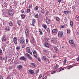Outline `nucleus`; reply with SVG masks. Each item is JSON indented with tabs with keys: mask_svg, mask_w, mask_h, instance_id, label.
<instances>
[{
	"mask_svg": "<svg viewBox=\"0 0 79 79\" xmlns=\"http://www.w3.org/2000/svg\"><path fill=\"white\" fill-rule=\"evenodd\" d=\"M8 15L10 16H12L13 15V10L12 9L9 10L8 12Z\"/></svg>",
	"mask_w": 79,
	"mask_h": 79,
	"instance_id": "f257e3e1",
	"label": "nucleus"
},
{
	"mask_svg": "<svg viewBox=\"0 0 79 79\" xmlns=\"http://www.w3.org/2000/svg\"><path fill=\"white\" fill-rule=\"evenodd\" d=\"M26 49V52L32 55V52H31V50H30V48H29L28 47H27Z\"/></svg>",
	"mask_w": 79,
	"mask_h": 79,
	"instance_id": "f03ea898",
	"label": "nucleus"
},
{
	"mask_svg": "<svg viewBox=\"0 0 79 79\" xmlns=\"http://www.w3.org/2000/svg\"><path fill=\"white\" fill-rule=\"evenodd\" d=\"M20 42L21 44H24L25 42V40L24 38H21L20 40Z\"/></svg>",
	"mask_w": 79,
	"mask_h": 79,
	"instance_id": "7ed1b4c3",
	"label": "nucleus"
},
{
	"mask_svg": "<svg viewBox=\"0 0 79 79\" xmlns=\"http://www.w3.org/2000/svg\"><path fill=\"white\" fill-rule=\"evenodd\" d=\"M63 35V31H61L60 33H59L58 34V36H59L60 37H62V35Z\"/></svg>",
	"mask_w": 79,
	"mask_h": 79,
	"instance_id": "20e7f679",
	"label": "nucleus"
},
{
	"mask_svg": "<svg viewBox=\"0 0 79 79\" xmlns=\"http://www.w3.org/2000/svg\"><path fill=\"white\" fill-rule=\"evenodd\" d=\"M25 34L26 36L27 37L29 35V30L28 29H27L25 31Z\"/></svg>",
	"mask_w": 79,
	"mask_h": 79,
	"instance_id": "39448f33",
	"label": "nucleus"
},
{
	"mask_svg": "<svg viewBox=\"0 0 79 79\" xmlns=\"http://www.w3.org/2000/svg\"><path fill=\"white\" fill-rule=\"evenodd\" d=\"M36 21V20L35 19H32V26H35V23Z\"/></svg>",
	"mask_w": 79,
	"mask_h": 79,
	"instance_id": "423d86ee",
	"label": "nucleus"
},
{
	"mask_svg": "<svg viewBox=\"0 0 79 79\" xmlns=\"http://www.w3.org/2000/svg\"><path fill=\"white\" fill-rule=\"evenodd\" d=\"M46 22L47 23V24H50V19L48 18H46Z\"/></svg>",
	"mask_w": 79,
	"mask_h": 79,
	"instance_id": "0eeeda50",
	"label": "nucleus"
},
{
	"mask_svg": "<svg viewBox=\"0 0 79 79\" xmlns=\"http://www.w3.org/2000/svg\"><path fill=\"white\" fill-rule=\"evenodd\" d=\"M44 45H45V47H48V48L50 47V45L49 44L47 43H45Z\"/></svg>",
	"mask_w": 79,
	"mask_h": 79,
	"instance_id": "6e6552de",
	"label": "nucleus"
},
{
	"mask_svg": "<svg viewBox=\"0 0 79 79\" xmlns=\"http://www.w3.org/2000/svg\"><path fill=\"white\" fill-rule=\"evenodd\" d=\"M19 59L20 60H26V57L23 56L21 57Z\"/></svg>",
	"mask_w": 79,
	"mask_h": 79,
	"instance_id": "1a4fd4ad",
	"label": "nucleus"
},
{
	"mask_svg": "<svg viewBox=\"0 0 79 79\" xmlns=\"http://www.w3.org/2000/svg\"><path fill=\"white\" fill-rule=\"evenodd\" d=\"M17 68L19 70H20V69H22V65H18L17 67Z\"/></svg>",
	"mask_w": 79,
	"mask_h": 79,
	"instance_id": "9d476101",
	"label": "nucleus"
},
{
	"mask_svg": "<svg viewBox=\"0 0 79 79\" xmlns=\"http://www.w3.org/2000/svg\"><path fill=\"white\" fill-rule=\"evenodd\" d=\"M56 39L54 38H53L51 40V42L52 43H55V42H56Z\"/></svg>",
	"mask_w": 79,
	"mask_h": 79,
	"instance_id": "9b49d317",
	"label": "nucleus"
},
{
	"mask_svg": "<svg viewBox=\"0 0 79 79\" xmlns=\"http://www.w3.org/2000/svg\"><path fill=\"white\" fill-rule=\"evenodd\" d=\"M52 33H54V34H56L58 32V30L56 29H54L52 31Z\"/></svg>",
	"mask_w": 79,
	"mask_h": 79,
	"instance_id": "f8f14e48",
	"label": "nucleus"
},
{
	"mask_svg": "<svg viewBox=\"0 0 79 79\" xmlns=\"http://www.w3.org/2000/svg\"><path fill=\"white\" fill-rule=\"evenodd\" d=\"M29 73H31V74H34V70H33L32 69H30L29 70Z\"/></svg>",
	"mask_w": 79,
	"mask_h": 79,
	"instance_id": "ddd939ff",
	"label": "nucleus"
},
{
	"mask_svg": "<svg viewBox=\"0 0 79 79\" xmlns=\"http://www.w3.org/2000/svg\"><path fill=\"white\" fill-rule=\"evenodd\" d=\"M58 66H59L57 64H56V66L53 68V69H57V68H58Z\"/></svg>",
	"mask_w": 79,
	"mask_h": 79,
	"instance_id": "4468645a",
	"label": "nucleus"
},
{
	"mask_svg": "<svg viewBox=\"0 0 79 79\" xmlns=\"http://www.w3.org/2000/svg\"><path fill=\"white\" fill-rule=\"evenodd\" d=\"M0 59L2 60H5V61H6V60H7V58L6 57V56H5V57H3L2 59V57H1Z\"/></svg>",
	"mask_w": 79,
	"mask_h": 79,
	"instance_id": "2eb2a0df",
	"label": "nucleus"
},
{
	"mask_svg": "<svg viewBox=\"0 0 79 79\" xmlns=\"http://www.w3.org/2000/svg\"><path fill=\"white\" fill-rule=\"evenodd\" d=\"M42 26L44 29H47V25L44 24H43L42 25Z\"/></svg>",
	"mask_w": 79,
	"mask_h": 79,
	"instance_id": "dca6fc26",
	"label": "nucleus"
},
{
	"mask_svg": "<svg viewBox=\"0 0 79 79\" xmlns=\"http://www.w3.org/2000/svg\"><path fill=\"white\" fill-rule=\"evenodd\" d=\"M69 43L70 44H73V43H74V41H73V40H69Z\"/></svg>",
	"mask_w": 79,
	"mask_h": 79,
	"instance_id": "f3484780",
	"label": "nucleus"
},
{
	"mask_svg": "<svg viewBox=\"0 0 79 79\" xmlns=\"http://www.w3.org/2000/svg\"><path fill=\"white\" fill-rule=\"evenodd\" d=\"M35 42V40L34 38H33L32 39L31 41V44H33V43H34Z\"/></svg>",
	"mask_w": 79,
	"mask_h": 79,
	"instance_id": "a211bd4d",
	"label": "nucleus"
},
{
	"mask_svg": "<svg viewBox=\"0 0 79 79\" xmlns=\"http://www.w3.org/2000/svg\"><path fill=\"white\" fill-rule=\"evenodd\" d=\"M39 32L40 33V35H42V34H43V33H42V30H41V29H39Z\"/></svg>",
	"mask_w": 79,
	"mask_h": 79,
	"instance_id": "6ab92c4d",
	"label": "nucleus"
},
{
	"mask_svg": "<svg viewBox=\"0 0 79 79\" xmlns=\"http://www.w3.org/2000/svg\"><path fill=\"white\" fill-rule=\"evenodd\" d=\"M10 27H6V30H7V31H10Z\"/></svg>",
	"mask_w": 79,
	"mask_h": 79,
	"instance_id": "aec40b11",
	"label": "nucleus"
},
{
	"mask_svg": "<svg viewBox=\"0 0 79 79\" xmlns=\"http://www.w3.org/2000/svg\"><path fill=\"white\" fill-rule=\"evenodd\" d=\"M38 8H39V6H37L34 8L35 11H37L38 10Z\"/></svg>",
	"mask_w": 79,
	"mask_h": 79,
	"instance_id": "412c9836",
	"label": "nucleus"
},
{
	"mask_svg": "<svg viewBox=\"0 0 79 79\" xmlns=\"http://www.w3.org/2000/svg\"><path fill=\"white\" fill-rule=\"evenodd\" d=\"M43 58H44V59L45 61L47 60V56H46V55H44L43 56Z\"/></svg>",
	"mask_w": 79,
	"mask_h": 79,
	"instance_id": "4be33fe9",
	"label": "nucleus"
},
{
	"mask_svg": "<svg viewBox=\"0 0 79 79\" xmlns=\"http://www.w3.org/2000/svg\"><path fill=\"white\" fill-rule=\"evenodd\" d=\"M2 41H5V40H6V38H5V36H3L2 38Z\"/></svg>",
	"mask_w": 79,
	"mask_h": 79,
	"instance_id": "5701e85b",
	"label": "nucleus"
},
{
	"mask_svg": "<svg viewBox=\"0 0 79 79\" xmlns=\"http://www.w3.org/2000/svg\"><path fill=\"white\" fill-rule=\"evenodd\" d=\"M25 55L26 56L27 58H28V57H29L30 56V55H29V54L27 53H26L25 54Z\"/></svg>",
	"mask_w": 79,
	"mask_h": 79,
	"instance_id": "b1692460",
	"label": "nucleus"
},
{
	"mask_svg": "<svg viewBox=\"0 0 79 79\" xmlns=\"http://www.w3.org/2000/svg\"><path fill=\"white\" fill-rule=\"evenodd\" d=\"M31 64L32 66H34L35 67L36 66V64H35V63H31Z\"/></svg>",
	"mask_w": 79,
	"mask_h": 79,
	"instance_id": "393cba45",
	"label": "nucleus"
},
{
	"mask_svg": "<svg viewBox=\"0 0 79 79\" xmlns=\"http://www.w3.org/2000/svg\"><path fill=\"white\" fill-rule=\"evenodd\" d=\"M70 26L72 27L73 26V22L72 21H71L70 22Z\"/></svg>",
	"mask_w": 79,
	"mask_h": 79,
	"instance_id": "a878e982",
	"label": "nucleus"
},
{
	"mask_svg": "<svg viewBox=\"0 0 79 79\" xmlns=\"http://www.w3.org/2000/svg\"><path fill=\"white\" fill-rule=\"evenodd\" d=\"M35 18H39V15H38V14H37L35 15Z\"/></svg>",
	"mask_w": 79,
	"mask_h": 79,
	"instance_id": "bb28decb",
	"label": "nucleus"
},
{
	"mask_svg": "<svg viewBox=\"0 0 79 79\" xmlns=\"http://www.w3.org/2000/svg\"><path fill=\"white\" fill-rule=\"evenodd\" d=\"M13 24V22H11V21H10L9 23V26H12Z\"/></svg>",
	"mask_w": 79,
	"mask_h": 79,
	"instance_id": "cd10ccee",
	"label": "nucleus"
},
{
	"mask_svg": "<svg viewBox=\"0 0 79 79\" xmlns=\"http://www.w3.org/2000/svg\"><path fill=\"white\" fill-rule=\"evenodd\" d=\"M33 52V54H35V53H37V52H36V51H35V50L33 49L32 51Z\"/></svg>",
	"mask_w": 79,
	"mask_h": 79,
	"instance_id": "c85d7f7f",
	"label": "nucleus"
},
{
	"mask_svg": "<svg viewBox=\"0 0 79 79\" xmlns=\"http://www.w3.org/2000/svg\"><path fill=\"white\" fill-rule=\"evenodd\" d=\"M16 49H17V50H19L21 49V47L18 46H17V47H16Z\"/></svg>",
	"mask_w": 79,
	"mask_h": 79,
	"instance_id": "c756f323",
	"label": "nucleus"
},
{
	"mask_svg": "<svg viewBox=\"0 0 79 79\" xmlns=\"http://www.w3.org/2000/svg\"><path fill=\"white\" fill-rule=\"evenodd\" d=\"M64 13L65 15H68V12L66 11H64Z\"/></svg>",
	"mask_w": 79,
	"mask_h": 79,
	"instance_id": "7c9ffc66",
	"label": "nucleus"
},
{
	"mask_svg": "<svg viewBox=\"0 0 79 79\" xmlns=\"http://www.w3.org/2000/svg\"><path fill=\"white\" fill-rule=\"evenodd\" d=\"M56 19L57 21H60V18H59V17H56Z\"/></svg>",
	"mask_w": 79,
	"mask_h": 79,
	"instance_id": "2f4dec72",
	"label": "nucleus"
},
{
	"mask_svg": "<svg viewBox=\"0 0 79 79\" xmlns=\"http://www.w3.org/2000/svg\"><path fill=\"white\" fill-rule=\"evenodd\" d=\"M65 27V26H64V25H62L60 26L61 28H64Z\"/></svg>",
	"mask_w": 79,
	"mask_h": 79,
	"instance_id": "473e14b6",
	"label": "nucleus"
},
{
	"mask_svg": "<svg viewBox=\"0 0 79 79\" xmlns=\"http://www.w3.org/2000/svg\"><path fill=\"white\" fill-rule=\"evenodd\" d=\"M21 16L22 18H23V19H24V17H25V15H24L23 14H22L21 15Z\"/></svg>",
	"mask_w": 79,
	"mask_h": 79,
	"instance_id": "72a5a7b5",
	"label": "nucleus"
},
{
	"mask_svg": "<svg viewBox=\"0 0 79 79\" xmlns=\"http://www.w3.org/2000/svg\"><path fill=\"white\" fill-rule=\"evenodd\" d=\"M34 55L35 58H37V53L34 54Z\"/></svg>",
	"mask_w": 79,
	"mask_h": 79,
	"instance_id": "f704fd0d",
	"label": "nucleus"
},
{
	"mask_svg": "<svg viewBox=\"0 0 79 79\" xmlns=\"http://www.w3.org/2000/svg\"><path fill=\"white\" fill-rule=\"evenodd\" d=\"M13 42L15 44H18V43L17 42V40H13Z\"/></svg>",
	"mask_w": 79,
	"mask_h": 79,
	"instance_id": "c9c22d12",
	"label": "nucleus"
},
{
	"mask_svg": "<svg viewBox=\"0 0 79 79\" xmlns=\"http://www.w3.org/2000/svg\"><path fill=\"white\" fill-rule=\"evenodd\" d=\"M17 24L19 25V26H21V24H20V22H19V21H17Z\"/></svg>",
	"mask_w": 79,
	"mask_h": 79,
	"instance_id": "e433bc0d",
	"label": "nucleus"
},
{
	"mask_svg": "<svg viewBox=\"0 0 79 79\" xmlns=\"http://www.w3.org/2000/svg\"><path fill=\"white\" fill-rule=\"evenodd\" d=\"M67 32L68 34H69L71 32V30H67Z\"/></svg>",
	"mask_w": 79,
	"mask_h": 79,
	"instance_id": "4c0bfd02",
	"label": "nucleus"
},
{
	"mask_svg": "<svg viewBox=\"0 0 79 79\" xmlns=\"http://www.w3.org/2000/svg\"><path fill=\"white\" fill-rule=\"evenodd\" d=\"M30 11H31L30 9H27V13H30Z\"/></svg>",
	"mask_w": 79,
	"mask_h": 79,
	"instance_id": "58836bf2",
	"label": "nucleus"
},
{
	"mask_svg": "<svg viewBox=\"0 0 79 79\" xmlns=\"http://www.w3.org/2000/svg\"><path fill=\"white\" fill-rule=\"evenodd\" d=\"M41 12L43 14H44V10H43V9L41 11Z\"/></svg>",
	"mask_w": 79,
	"mask_h": 79,
	"instance_id": "ea45409f",
	"label": "nucleus"
},
{
	"mask_svg": "<svg viewBox=\"0 0 79 79\" xmlns=\"http://www.w3.org/2000/svg\"><path fill=\"white\" fill-rule=\"evenodd\" d=\"M49 13V11H48V10H47L46 12V15H48Z\"/></svg>",
	"mask_w": 79,
	"mask_h": 79,
	"instance_id": "a19ab883",
	"label": "nucleus"
},
{
	"mask_svg": "<svg viewBox=\"0 0 79 79\" xmlns=\"http://www.w3.org/2000/svg\"><path fill=\"white\" fill-rule=\"evenodd\" d=\"M47 31L48 32H50V29L49 28H47Z\"/></svg>",
	"mask_w": 79,
	"mask_h": 79,
	"instance_id": "79ce46f5",
	"label": "nucleus"
},
{
	"mask_svg": "<svg viewBox=\"0 0 79 79\" xmlns=\"http://www.w3.org/2000/svg\"><path fill=\"white\" fill-rule=\"evenodd\" d=\"M29 8H32V4H30L29 6Z\"/></svg>",
	"mask_w": 79,
	"mask_h": 79,
	"instance_id": "37998d69",
	"label": "nucleus"
},
{
	"mask_svg": "<svg viewBox=\"0 0 79 79\" xmlns=\"http://www.w3.org/2000/svg\"><path fill=\"white\" fill-rule=\"evenodd\" d=\"M28 58L30 59V60H32V57L31 56H30L28 57Z\"/></svg>",
	"mask_w": 79,
	"mask_h": 79,
	"instance_id": "c03bdc74",
	"label": "nucleus"
},
{
	"mask_svg": "<svg viewBox=\"0 0 79 79\" xmlns=\"http://www.w3.org/2000/svg\"><path fill=\"white\" fill-rule=\"evenodd\" d=\"M43 52L44 53V54L46 53H47V52L46 51V50H43Z\"/></svg>",
	"mask_w": 79,
	"mask_h": 79,
	"instance_id": "a18cd8bd",
	"label": "nucleus"
},
{
	"mask_svg": "<svg viewBox=\"0 0 79 79\" xmlns=\"http://www.w3.org/2000/svg\"><path fill=\"white\" fill-rule=\"evenodd\" d=\"M17 40V38L15 37L13 39V40Z\"/></svg>",
	"mask_w": 79,
	"mask_h": 79,
	"instance_id": "49530a36",
	"label": "nucleus"
},
{
	"mask_svg": "<svg viewBox=\"0 0 79 79\" xmlns=\"http://www.w3.org/2000/svg\"><path fill=\"white\" fill-rule=\"evenodd\" d=\"M54 50L56 51H57L58 50V48L56 47H55L54 48Z\"/></svg>",
	"mask_w": 79,
	"mask_h": 79,
	"instance_id": "de8ad7c7",
	"label": "nucleus"
},
{
	"mask_svg": "<svg viewBox=\"0 0 79 79\" xmlns=\"http://www.w3.org/2000/svg\"><path fill=\"white\" fill-rule=\"evenodd\" d=\"M26 42H27V43H28V42H29V40H28V39H26Z\"/></svg>",
	"mask_w": 79,
	"mask_h": 79,
	"instance_id": "09e8293b",
	"label": "nucleus"
},
{
	"mask_svg": "<svg viewBox=\"0 0 79 79\" xmlns=\"http://www.w3.org/2000/svg\"><path fill=\"white\" fill-rule=\"evenodd\" d=\"M66 60L65 59L64 60V64H66Z\"/></svg>",
	"mask_w": 79,
	"mask_h": 79,
	"instance_id": "8fccbe9b",
	"label": "nucleus"
},
{
	"mask_svg": "<svg viewBox=\"0 0 79 79\" xmlns=\"http://www.w3.org/2000/svg\"><path fill=\"white\" fill-rule=\"evenodd\" d=\"M62 70H64V69H61L59 70V72H60L61 71H62Z\"/></svg>",
	"mask_w": 79,
	"mask_h": 79,
	"instance_id": "3c124183",
	"label": "nucleus"
},
{
	"mask_svg": "<svg viewBox=\"0 0 79 79\" xmlns=\"http://www.w3.org/2000/svg\"><path fill=\"white\" fill-rule=\"evenodd\" d=\"M0 79H3V77L2 76V75H0Z\"/></svg>",
	"mask_w": 79,
	"mask_h": 79,
	"instance_id": "603ef678",
	"label": "nucleus"
},
{
	"mask_svg": "<svg viewBox=\"0 0 79 79\" xmlns=\"http://www.w3.org/2000/svg\"><path fill=\"white\" fill-rule=\"evenodd\" d=\"M76 17H77V19H79V16L77 15Z\"/></svg>",
	"mask_w": 79,
	"mask_h": 79,
	"instance_id": "864d4df0",
	"label": "nucleus"
},
{
	"mask_svg": "<svg viewBox=\"0 0 79 79\" xmlns=\"http://www.w3.org/2000/svg\"><path fill=\"white\" fill-rule=\"evenodd\" d=\"M42 74H40V75H39V77H40V78H41V77H42Z\"/></svg>",
	"mask_w": 79,
	"mask_h": 79,
	"instance_id": "5fc2aeb1",
	"label": "nucleus"
},
{
	"mask_svg": "<svg viewBox=\"0 0 79 79\" xmlns=\"http://www.w3.org/2000/svg\"><path fill=\"white\" fill-rule=\"evenodd\" d=\"M12 68V67L11 66H10L9 67V68L10 69H11Z\"/></svg>",
	"mask_w": 79,
	"mask_h": 79,
	"instance_id": "6e6d98bb",
	"label": "nucleus"
},
{
	"mask_svg": "<svg viewBox=\"0 0 79 79\" xmlns=\"http://www.w3.org/2000/svg\"><path fill=\"white\" fill-rule=\"evenodd\" d=\"M0 53H2V50L1 48H0Z\"/></svg>",
	"mask_w": 79,
	"mask_h": 79,
	"instance_id": "4d7b16f0",
	"label": "nucleus"
},
{
	"mask_svg": "<svg viewBox=\"0 0 79 79\" xmlns=\"http://www.w3.org/2000/svg\"><path fill=\"white\" fill-rule=\"evenodd\" d=\"M21 12L22 13H24V11L23 10H21Z\"/></svg>",
	"mask_w": 79,
	"mask_h": 79,
	"instance_id": "13d9d810",
	"label": "nucleus"
},
{
	"mask_svg": "<svg viewBox=\"0 0 79 79\" xmlns=\"http://www.w3.org/2000/svg\"><path fill=\"white\" fill-rule=\"evenodd\" d=\"M46 40H47V41H48V40H49V38H46Z\"/></svg>",
	"mask_w": 79,
	"mask_h": 79,
	"instance_id": "bf43d9fd",
	"label": "nucleus"
},
{
	"mask_svg": "<svg viewBox=\"0 0 79 79\" xmlns=\"http://www.w3.org/2000/svg\"><path fill=\"white\" fill-rule=\"evenodd\" d=\"M72 47H75V44H73L72 45Z\"/></svg>",
	"mask_w": 79,
	"mask_h": 79,
	"instance_id": "052dcab7",
	"label": "nucleus"
},
{
	"mask_svg": "<svg viewBox=\"0 0 79 79\" xmlns=\"http://www.w3.org/2000/svg\"><path fill=\"white\" fill-rule=\"evenodd\" d=\"M58 2L59 3H61V0H59Z\"/></svg>",
	"mask_w": 79,
	"mask_h": 79,
	"instance_id": "680f3d73",
	"label": "nucleus"
},
{
	"mask_svg": "<svg viewBox=\"0 0 79 79\" xmlns=\"http://www.w3.org/2000/svg\"><path fill=\"white\" fill-rule=\"evenodd\" d=\"M55 73V71H53V72H52L51 73V74H53V73Z\"/></svg>",
	"mask_w": 79,
	"mask_h": 79,
	"instance_id": "e2e57ef3",
	"label": "nucleus"
},
{
	"mask_svg": "<svg viewBox=\"0 0 79 79\" xmlns=\"http://www.w3.org/2000/svg\"><path fill=\"white\" fill-rule=\"evenodd\" d=\"M77 61H79V57H78V58H77Z\"/></svg>",
	"mask_w": 79,
	"mask_h": 79,
	"instance_id": "0e129e2a",
	"label": "nucleus"
},
{
	"mask_svg": "<svg viewBox=\"0 0 79 79\" xmlns=\"http://www.w3.org/2000/svg\"><path fill=\"white\" fill-rule=\"evenodd\" d=\"M73 68V67L72 66H69V68H68V69H70V68Z\"/></svg>",
	"mask_w": 79,
	"mask_h": 79,
	"instance_id": "69168bd1",
	"label": "nucleus"
},
{
	"mask_svg": "<svg viewBox=\"0 0 79 79\" xmlns=\"http://www.w3.org/2000/svg\"><path fill=\"white\" fill-rule=\"evenodd\" d=\"M38 61H40V58H38Z\"/></svg>",
	"mask_w": 79,
	"mask_h": 79,
	"instance_id": "338daca9",
	"label": "nucleus"
},
{
	"mask_svg": "<svg viewBox=\"0 0 79 79\" xmlns=\"http://www.w3.org/2000/svg\"><path fill=\"white\" fill-rule=\"evenodd\" d=\"M43 79H47V77L45 76L44 77Z\"/></svg>",
	"mask_w": 79,
	"mask_h": 79,
	"instance_id": "774afa93",
	"label": "nucleus"
}]
</instances>
